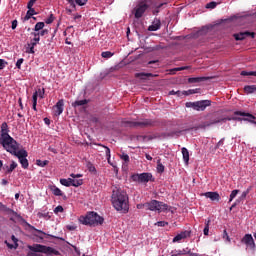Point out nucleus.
I'll return each instance as SVG.
<instances>
[{
    "label": "nucleus",
    "mask_w": 256,
    "mask_h": 256,
    "mask_svg": "<svg viewBox=\"0 0 256 256\" xmlns=\"http://www.w3.org/2000/svg\"><path fill=\"white\" fill-rule=\"evenodd\" d=\"M192 107L195 111H205L207 107H211V100H201L192 103Z\"/></svg>",
    "instance_id": "nucleus-12"
},
{
    "label": "nucleus",
    "mask_w": 256,
    "mask_h": 256,
    "mask_svg": "<svg viewBox=\"0 0 256 256\" xmlns=\"http://www.w3.org/2000/svg\"><path fill=\"white\" fill-rule=\"evenodd\" d=\"M234 115H239L240 117H248L249 119H244V121H250V123H254L256 125L255 119L256 117L252 114L241 112V111H235Z\"/></svg>",
    "instance_id": "nucleus-15"
},
{
    "label": "nucleus",
    "mask_w": 256,
    "mask_h": 256,
    "mask_svg": "<svg viewBox=\"0 0 256 256\" xmlns=\"http://www.w3.org/2000/svg\"><path fill=\"white\" fill-rule=\"evenodd\" d=\"M24 61H25V59H23V58H20L17 60V62H16L17 69H21V65H23Z\"/></svg>",
    "instance_id": "nucleus-47"
},
{
    "label": "nucleus",
    "mask_w": 256,
    "mask_h": 256,
    "mask_svg": "<svg viewBox=\"0 0 256 256\" xmlns=\"http://www.w3.org/2000/svg\"><path fill=\"white\" fill-rule=\"evenodd\" d=\"M60 183L61 185H63L64 187H81V185H83V179H72V178H68V179H60Z\"/></svg>",
    "instance_id": "nucleus-10"
},
{
    "label": "nucleus",
    "mask_w": 256,
    "mask_h": 256,
    "mask_svg": "<svg viewBox=\"0 0 256 256\" xmlns=\"http://www.w3.org/2000/svg\"><path fill=\"white\" fill-rule=\"evenodd\" d=\"M160 7H163V6L150 5V9H153L152 10L153 15H159Z\"/></svg>",
    "instance_id": "nucleus-34"
},
{
    "label": "nucleus",
    "mask_w": 256,
    "mask_h": 256,
    "mask_svg": "<svg viewBox=\"0 0 256 256\" xmlns=\"http://www.w3.org/2000/svg\"><path fill=\"white\" fill-rule=\"evenodd\" d=\"M11 239H12L13 243H15V245H17V241H19V240L15 237V235H12Z\"/></svg>",
    "instance_id": "nucleus-62"
},
{
    "label": "nucleus",
    "mask_w": 256,
    "mask_h": 256,
    "mask_svg": "<svg viewBox=\"0 0 256 256\" xmlns=\"http://www.w3.org/2000/svg\"><path fill=\"white\" fill-rule=\"evenodd\" d=\"M12 29H17V20L12 21Z\"/></svg>",
    "instance_id": "nucleus-60"
},
{
    "label": "nucleus",
    "mask_w": 256,
    "mask_h": 256,
    "mask_svg": "<svg viewBox=\"0 0 256 256\" xmlns=\"http://www.w3.org/2000/svg\"><path fill=\"white\" fill-rule=\"evenodd\" d=\"M36 96V101L37 98L40 97V99H44L45 98V88H38L37 91H35L32 95V97Z\"/></svg>",
    "instance_id": "nucleus-20"
},
{
    "label": "nucleus",
    "mask_w": 256,
    "mask_h": 256,
    "mask_svg": "<svg viewBox=\"0 0 256 256\" xmlns=\"http://www.w3.org/2000/svg\"><path fill=\"white\" fill-rule=\"evenodd\" d=\"M182 155H183V161L187 164H189V150L187 148L183 147L181 149Z\"/></svg>",
    "instance_id": "nucleus-25"
},
{
    "label": "nucleus",
    "mask_w": 256,
    "mask_h": 256,
    "mask_svg": "<svg viewBox=\"0 0 256 256\" xmlns=\"http://www.w3.org/2000/svg\"><path fill=\"white\" fill-rule=\"evenodd\" d=\"M211 223V220H208L205 222V227L203 230L204 235H209V224Z\"/></svg>",
    "instance_id": "nucleus-39"
},
{
    "label": "nucleus",
    "mask_w": 256,
    "mask_h": 256,
    "mask_svg": "<svg viewBox=\"0 0 256 256\" xmlns=\"http://www.w3.org/2000/svg\"><path fill=\"white\" fill-rule=\"evenodd\" d=\"M251 192V187H249L247 190H245L241 196H240V201H245V199L247 198V194Z\"/></svg>",
    "instance_id": "nucleus-35"
},
{
    "label": "nucleus",
    "mask_w": 256,
    "mask_h": 256,
    "mask_svg": "<svg viewBox=\"0 0 256 256\" xmlns=\"http://www.w3.org/2000/svg\"><path fill=\"white\" fill-rule=\"evenodd\" d=\"M66 1L69 3V5L72 7V9H76L74 0H66Z\"/></svg>",
    "instance_id": "nucleus-57"
},
{
    "label": "nucleus",
    "mask_w": 256,
    "mask_h": 256,
    "mask_svg": "<svg viewBox=\"0 0 256 256\" xmlns=\"http://www.w3.org/2000/svg\"><path fill=\"white\" fill-rule=\"evenodd\" d=\"M32 109L37 111V96H32Z\"/></svg>",
    "instance_id": "nucleus-40"
},
{
    "label": "nucleus",
    "mask_w": 256,
    "mask_h": 256,
    "mask_svg": "<svg viewBox=\"0 0 256 256\" xmlns=\"http://www.w3.org/2000/svg\"><path fill=\"white\" fill-rule=\"evenodd\" d=\"M244 245H246V249H250L253 253H255L256 245L255 240L251 234H245L241 240Z\"/></svg>",
    "instance_id": "nucleus-11"
},
{
    "label": "nucleus",
    "mask_w": 256,
    "mask_h": 256,
    "mask_svg": "<svg viewBox=\"0 0 256 256\" xmlns=\"http://www.w3.org/2000/svg\"><path fill=\"white\" fill-rule=\"evenodd\" d=\"M26 53L33 54L35 53V46L30 45L26 48Z\"/></svg>",
    "instance_id": "nucleus-43"
},
{
    "label": "nucleus",
    "mask_w": 256,
    "mask_h": 256,
    "mask_svg": "<svg viewBox=\"0 0 256 256\" xmlns=\"http://www.w3.org/2000/svg\"><path fill=\"white\" fill-rule=\"evenodd\" d=\"M155 225L158 227H165L166 225H169V223L165 221H158Z\"/></svg>",
    "instance_id": "nucleus-50"
},
{
    "label": "nucleus",
    "mask_w": 256,
    "mask_h": 256,
    "mask_svg": "<svg viewBox=\"0 0 256 256\" xmlns=\"http://www.w3.org/2000/svg\"><path fill=\"white\" fill-rule=\"evenodd\" d=\"M38 34H39V37H45V35L49 34V30L43 29L40 32H38Z\"/></svg>",
    "instance_id": "nucleus-48"
},
{
    "label": "nucleus",
    "mask_w": 256,
    "mask_h": 256,
    "mask_svg": "<svg viewBox=\"0 0 256 256\" xmlns=\"http://www.w3.org/2000/svg\"><path fill=\"white\" fill-rule=\"evenodd\" d=\"M65 106V102L63 101V99L59 100L56 105V115H61V113H63V107Z\"/></svg>",
    "instance_id": "nucleus-19"
},
{
    "label": "nucleus",
    "mask_w": 256,
    "mask_h": 256,
    "mask_svg": "<svg viewBox=\"0 0 256 256\" xmlns=\"http://www.w3.org/2000/svg\"><path fill=\"white\" fill-rule=\"evenodd\" d=\"M79 221L82 223V225L97 227V225H103L105 219L97 214V212H89L86 216H80Z\"/></svg>",
    "instance_id": "nucleus-4"
},
{
    "label": "nucleus",
    "mask_w": 256,
    "mask_h": 256,
    "mask_svg": "<svg viewBox=\"0 0 256 256\" xmlns=\"http://www.w3.org/2000/svg\"><path fill=\"white\" fill-rule=\"evenodd\" d=\"M70 177H72V179H79V178L83 177V175L72 173V174H70Z\"/></svg>",
    "instance_id": "nucleus-56"
},
{
    "label": "nucleus",
    "mask_w": 256,
    "mask_h": 256,
    "mask_svg": "<svg viewBox=\"0 0 256 256\" xmlns=\"http://www.w3.org/2000/svg\"><path fill=\"white\" fill-rule=\"evenodd\" d=\"M189 235H191V232H189V231L181 232L180 234H177L173 238V243H177V242L181 241L182 239H187V237H189Z\"/></svg>",
    "instance_id": "nucleus-17"
},
{
    "label": "nucleus",
    "mask_w": 256,
    "mask_h": 256,
    "mask_svg": "<svg viewBox=\"0 0 256 256\" xmlns=\"http://www.w3.org/2000/svg\"><path fill=\"white\" fill-rule=\"evenodd\" d=\"M75 5H79V7H83L84 5H87V0H74ZM77 8L74 9V11Z\"/></svg>",
    "instance_id": "nucleus-36"
},
{
    "label": "nucleus",
    "mask_w": 256,
    "mask_h": 256,
    "mask_svg": "<svg viewBox=\"0 0 256 256\" xmlns=\"http://www.w3.org/2000/svg\"><path fill=\"white\" fill-rule=\"evenodd\" d=\"M19 145L20 144L14 146L13 148H10V150H8L7 152L18 158L19 163L22 165L23 169H29V160H27L29 154L25 149L19 150Z\"/></svg>",
    "instance_id": "nucleus-5"
},
{
    "label": "nucleus",
    "mask_w": 256,
    "mask_h": 256,
    "mask_svg": "<svg viewBox=\"0 0 256 256\" xmlns=\"http://www.w3.org/2000/svg\"><path fill=\"white\" fill-rule=\"evenodd\" d=\"M64 209L63 206L59 205L54 209V213L57 215L59 213H63Z\"/></svg>",
    "instance_id": "nucleus-45"
},
{
    "label": "nucleus",
    "mask_w": 256,
    "mask_h": 256,
    "mask_svg": "<svg viewBox=\"0 0 256 256\" xmlns=\"http://www.w3.org/2000/svg\"><path fill=\"white\" fill-rule=\"evenodd\" d=\"M169 95H178V97L181 96V91H175V90H172L169 92Z\"/></svg>",
    "instance_id": "nucleus-55"
},
{
    "label": "nucleus",
    "mask_w": 256,
    "mask_h": 256,
    "mask_svg": "<svg viewBox=\"0 0 256 256\" xmlns=\"http://www.w3.org/2000/svg\"><path fill=\"white\" fill-rule=\"evenodd\" d=\"M187 69H189V66H182V67L174 68L172 71H186Z\"/></svg>",
    "instance_id": "nucleus-51"
},
{
    "label": "nucleus",
    "mask_w": 256,
    "mask_h": 256,
    "mask_svg": "<svg viewBox=\"0 0 256 256\" xmlns=\"http://www.w3.org/2000/svg\"><path fill=\"white\" fill-rule=\"evenodd\" d=\"M151 5H154V7H163L165 3H159L157 0H142L138 2L135 8L132 10L135 19H141V17H143V15L149 11Z\"/></svg>",
    "instance_id": "nucleus-2"
},
{
    "label": "nucleus",
    "mask_w": 256,
    "mask_h": 256,
    "mask_svg": "<svg viewBox=\"0 0 256 256\" xmlns=\"http://www.w3.org/2000/svg\"><path fill=\"white\" fill-rule=\"evenodd\" d=\"M157 171L158 173H164L165 171V166L161 163L160 160L157 162Z\"/></svg>",
    "instance_id": "nucleus-31"
},
{
    "label": "nucleus",
    "mask_w": 256,
    "mask_h": 256,
    "mask_svg": "<svg viewBox=\"0 0 256 256\" xmlns=\"http://www.w3.org/2000/svg\"><path fill=\"white\" fill-rule=\"evenodd\" d=\"M131 179L132 181H134V183H149V181H151V183H155V178L153 177V174L149 172L133 174L131 176Z\"/></svg>",
    "instance_id": "nucleus-8"
},
{
    "label": "nucleus",
    "mask_w": 256,
    "mask_h": 256,
    "mask_svg": "<svg viewBox=\"0 0 256 256\" xmlns=\"http://www.w3.org/2000/svg\"><path fill=\"white\" fill-rule=\"evenodd\" d=\"M79 19H81V14H75L74 21H79Z\"/></svg>",
    "instance_id": "nucleus-61"
},
{
    "label": "nucleus",
    "mask_w": 256,
    "mask_h": 256,
    "mask_svg": "<svg viewBox=\"0 0 256 256\" xmlns=\"http://www.w3.org/2000/svg\"><path fill=\"white\" fill-rule=\"evenodd\" d=\"M18 164L15 161H12L10 166H6V173H13V171H15V169H17Z\"/></svg>",
    "instance_id": "nucleus-27"
},
{
    "label": "nucleus",
    "mask_w": 256,
    "mask_h": 256,
    "mask_svg": "<svg viewBox=\"0 0 256 256\" xmlns=\"http://www.w3.org/2000/svg\"><path fill=\"white\" fill-rule=\"evenodd\" d=\"M36 165H38V167H46V165H49V160H37Z\"/></svg>",
    "instance_id": "nucleus-32"
},
{
    "label": "nucleus",
    "mask_w": 256,
    "mask_h": 256,
    "mask_svg": "<svg viewBox=\"0 0 256 256\" xmlns=\"http://www.w3.org/2000/svg\"><path fill=\"white\" fill-rule=\"evenodd\" d=\"M112 205L116 211L121 213H129V196L123 190H113Z\"/></svg>",
    "instance_id": "nucleus-1"
},
{
    "label": "nucleus",
    "mask_w": 256,
    "mask_h": 256,
    "mask_svg": "<svg viewBox=\"0 0 256 256\" xmlns=\"http://www.w3.org/2000/svg\"><path fill=\"white\" fill-rule=\"evenodd\" d=\"M43 27H45L44 22H37L34 27V31H42Z\"/></svg>",
    "instance_id": "nucleus-30"
},
{
    "label": "nucleus",
    "mask_w": 256,
    "mask_h": 256,
    "mask_svg": "<svg viewBox=\"0 0 256 256\" xmlns=\"http://www.w3.org/2000/svg\"><path fill=\"white\" fill-rule=\"evenodd\" d=\"M32 35H34V38L32 39L31 43L28 44V47H31V45L36 47L39 41H41V37H39V34H37V32L32 33Z\"/></svg>",
    "instance_id": "nucleus-21"
},
{
    "label": "nucleus",
    "mask_w": 256,
    "mask_h": 256,
    "mask_svg": "<svg viewBox=\"0 0 256 256\" xmlns=\"http://www.w3.org/2000/svg\"><path fill=\"white\" fill-rule=\"evenodd\" d=\"M106 149V157L108 159V163H110L111 161V149H109V147H105Z\"/></svg>",
    "instance_id": "nucleus-46"
},
{
    "label": "nucleus",
    "mask_w": 256,
    "mask_h": 256,
    "mask_svg": "<svg viewBox=\"0 0 256 256\" xmlns=\"http://www.w3.org/2000/svg\"><path fill=\"white\" fill-rule=\"evenodd\" d=\"M0 145L4 147L5 151H9L13 147H16V145H19L17 140H14L13 137L9 135V125H7V122H3L1 125Z\"/></svg>",
    "instance_id": "nucleus-3"
},
{
    "label": "nucleus",
    "mask_w": 256,
    "mask_h": 256,
    "mask_svg": "<svg viewBox=\"0 0 256 256\" xmlns=\"http://www.w3.org/2000/svg\"><path fill=\"white\" fill-rule=\"evenodd\" d=\"M137 209H145V203L144 204H137Z\"/></svg>",
    "instance_id": "nucleus-64"
},
{
    "label": "nucleus",
    "mask_w": 256,
    "mask_h": 256,
    "mask_svg": "<svg viewBox=\"0 0 256 256\" xmlns=\"http://www.w3.org/2000/svg\"><path fill=\"white\" fill-rule=\"evenodd\" d=\"M89 103V100L84 99V100H76L75 102L72 103V107H81L83 105H87Z\"/></svg>",
    "instance_id": "nucleus-26"
},
{
    "label": "nucleus",
    "mask_w": 256,
    "mask_h": 256,
    "mask_svg": "<svg viewBox=\"0 0 256 256\" xmlns=\"http://www.w3.org/2000/svg\"><path fill=\"white\" fill-rule=\"evenodd\" d=\"M130 127H155L157 121L151 119H144L141 121H128L126 122Z\"/></svg>",
    "instance_id": "nucleus-9"
},
{
    "label": "nucleus",
    "mask_w": 256,
    "mask_h": 256,
    "mask_svg": "<svg viewBox=\"0 0 256 256\" xmlns=\"http://www.w3.org/2000/svg\"><path fill=\"white\" fill-rule=\"evenodd\" d=\"M33 15H37V12H35V8H28L26 16L24 17V21H29V19H31Z\"/></svg>",
    "instance_id": "nucleus-24"
},
{
    "label": "nucleus",
    "mask_w": 256,
    "mask_h": 256,
    "mask_svg": "<svg viewBox=\"0 0 256 256\" xmlns=\"http://www.w3.org/2000/svg\"><path fill=\"white\" fill-rule=\"evenodd\" d=\"M136 77H139L140 79H147V77H153L152 73H137Z\"/></svg>",
    "instance_id": "nucleus-29"
},
{
    "label": "nucleus",
    "mask_w": 256,
    "mask_h": 256,
    "mask_svg": "<svg viewBox=\"0 0 256 256\" xmlns=\"http://www.w3.org/2000/svg\"><path fill=\"white\" fill-rule=\"evenodd\" d=\"M35 3H37V0H29L27 4V9H31V7L33 8V5H35Z\"/></svg>",
    "instance_id": "nucleus-52"
},
{
    "label": "nucleus",
    "mask_w": 256,
    "mask_h": 256,
    "mask_svg": "<svg viewBox=\"0 0 256 256\" xmlns=\"http://www.w3.org/2000/svg\"><path fill=\"white\" fill-rule=\"evenodd\" d=\"M240 75H242V77H249V76L256 77V71H250V72L241 71Z\"/></svg>",
    "instance_id": "nucleus-28"
},
{
    "label": "nucleus",
    "mask_w": 256,
    "mask_h": 256,
    "mask_svg": "<svg viewBox=\"0 0 256 256\" xmlns=\"http://www.w3.org/2000/svg\"><path fill=\"white\" fill-rule=\"evenodd\" d=\"M209 77H192L188 79V83H202V81H207Z\"/></svg>",
    "instance_id": "nucleus-22"
},
{
    "label": "nucleus",
    "mask_w": 256,
    "mask_h": 256,
    "mask_svg": "<svg viewBox=\"0 0 256 256\" xmlns=\"http://www.w3.org/2000/svg\"><path fill=\"white\" fill-rule=\"evenodd\" d=\"M53 21H55V16H53V14H50V16L45 20V23L47 25H51V23H53Z\"/></svg>",
    "instance_id": "nucleus-41"
},
{
    "label": "nucleus",
    "mask_w": 256,
    "mask_h": 256,
    "mask_svg": "<svg viewBox=\"0 0 256 256\" xmlns=\"http://www.w3.org/2000/svg\"><path fill=\"white\" fill-rule=\"evenodd\" d=\"M44 123L46 125H51V120L49 118H44Z\"/></svg>",
    "instance_id": "nucleus-63"
},
{
    "label": "nucleus",
    "mask_w": 256,
    "mask_h": 256,
    "mask_svg": "<svg viewBox=\"0 0 256 256\" xmlns=\"http://www.w3.org/2000/svg\"><path fill=\"white\" fill-rule=\"evenodd\" d=\"M159 29H161V20L159 18H155L152 25L148 27V31H159Z\"/></svg>",
    "instance_id": "nucleus-16"
},
{
    "label": "nucleus",
    "mask_w": 256,
    "mask_h": 256,
    "mask_svg": "<svg viewBox=\"0 0 256 256\" xmlns=\"http://www.w3.org/2000/svg\"><path fill=\"white\" fill-rule=\"evenodd\" d=\"M233 37L236 41H245L247 37H251L252 39H255V32H249V31L239 32V33L233 34Z\"/></svg>",
    "instance_id": "nucleus-13"
},
{
    "label": "nucleus",
    "mask_w": 256,
    "mask_h": 256,
    "mask_svg": "<svg viewBox=\"0 0 256 256\" xmlns=\"http://www.w3.org/2000/svg\"><path fill=\"white\" fill-rule=\"evenodd\" d=\"M67 229H68L69 231H75V229H77V226L68 225V226H67Z\"/></svg>",
    "instance_id": "nucleus-58"
},
{
    "label": "nucleus",
    "mask_w": 256,
    "mask_h": 256,
    "mask_svg": "<svg viewBox=\"0 0 256 256\" xmlns=\"http://www.w3.org/2000/svg\"><path fill=\"white\" fill-rule=\"evenodd\" d=\"M112 55L113 53L111 51H105V52H102L101 57H103L104 59H111Z\"/></svg>",
    "instance_id": "nucleus-38"
},
{
    "label": "nucleus",
    "mask_w": 256,
    "mask_h": 256,
    "mask_svg": "<svg viewBox=\"0 0 256 256\" xmlns=\"http://www.w3.org/2000/svg\"><path fill=\"white\" fill-rule=\"evenodd\" d=\"M215 7H217V2H209L206 5V9H215Z\"/></svg>",
    "instance_id": "nucleus-44"
},
{
    "label": "nucleus",
    "mask_w": 256,
    "mask_h": 256,
    "mask_svg": "<svg viewBox=\"0 0 256 256\" xmlns=\"http://www.w3.org/2000/svg\"><path fill=\"white\" fill-rule=\"evenodd\" d=\"M5 65H7V62H5L3 59H0V71L5 69Z\"/></svg>",
    "instance_id": "nucleus-53"
},
{
    "label": "nucleus",
    "mask_w": 256,
    "mask_h": 256,
    "mask_svg": "<svg viewBox=\"0 0 256 256\" xmlns=\"http://www.w3.org/2000/svg\"><path fill=\"white\" fill-rule=\"evenodd\" d=\"M231 119H233V121H241V118H217L215 116H212L209 118V121L206 122H202L199 127L200 129H205L206 127H211V125H217V123H225V121H231Z\"/></svg>",
    "instance_id": "nucleus-7"
},
{
    "label": "nucleus",
    "mask_w": 256,
    "mask_h": 256,
    "mask_svg": "<svg viewBox=\"0 0 256 256\" xmlns=\"http://www.w3.org/2000/svg\"><path fill=\"white\" fill-rule=\"evenodd\" d=\"M244 93L250 95L251 93H256V85H246L244 87Z\"/></svg>",
    "instance_id": "nucleus-23"
},
{
    "label": "nucleus",
    "mask_w": 256,
    "mask_h": 256,
    "mask_svg": "<svg viewBox=\"0 0 256 256\" xmlns=\"http://www.w3.org/2000/svg\"><path fill=\"white\" fill-rule=\"evenodd\" d=\"M49 189L53 193V195H55V197H63V191H61V189H59V187H57L55 185H51L49 187Z\"/></svg>",
    "instance_id": "nucleus-18"
},
{
    "label": "nucleus",
    "mask_w": 256,
    "mask_h": 256,
    "mask_svg": "<svg viewBox=\"0 0 256 256\" xmlns=\"http://www.w3.org/2000/svg\"><path fill=\"white\" fill-rule=\"evenodd\" d=\"M120 159H122V161L125 163H129L130 161L129 156L126 153H122V155H120Z\"/></svg>",
    "instance_id": "nucleus-42"
},
{
    "label": "nucleus",
    "mask_w": 256,
    "mask_h": 256,
    "mask_svg": "<svg viewBox=\"0 0 256 256\" xmlns=\"http://www.w3.org/2000/svg\"><path fill=\"white\" fill-rule=\"evenodd\" d=\"M224 143H225V138H222V139L216 144L215 149H219L220 147H223Z\"/></svg>",
    "instance_id": "nucleus-49"
},
{
    "label": "nucleus",
    "mask_w": 256,
    "mask_h": 256,
    "mask_svg": "<svg viewBox=\"0 0 256 256\" xmlns=\"http://www.w3.org/2000/svg\"><path fill=\"white\" fill-rule=\"evenodd\" d=\"M202 195L206 197V199H209L211 201H216L217 203L221 201V196L219 195L218 192H205Z\"/></svg>",
    "instance_id": "nucleus-14"
},
{
    "label": "nucleus",
    "mask_w": 256,
    "mask_h": 256,
    "mask_svg": "<svg viewBox=\"0 0 256 256\" xmlns=\"http://www.w3.org/2000/svg\"><path fill=\"white\" fill-rule=\"evenodd\" d=\"M237 195H239V190H233L230 194L229 203H231V201H233V199H235Z\"/></svg>",
    "instance_id": "nucleus-37"
},
{
    "label": "nucleus",
    "mask_w": 256,
    "mask_h": 256,
    "mask_svg": "<svg viewBox=\"0 0 256 256\" xmlns=\"http://www.w3.org/2000/svg\"><path fill=\"white\" fill-rule=\"evenodd\" d=\"M6 245H7L8 249H17V247H19V244L13 245V244H9L7 242H6Z\"/></svg>",
    "instance_id": "nucleus-54"
},
{
    "label": "nucleus",
    "mask_w": 256,
    "mask_h": 256,
    "mask_svg": "<svg viewBox=\"0 0 256 256\" xmlns=\"http://www.w3.org/2000/svg\"><path fill=\"white\" fill-rule=\"evenodd\" d=\"M88 169H89V171H90L91 173H95V171H97V169H95V166H93V165H90V166L88 167Z\"/></svg>",
    "instance_id": "nucleus-59"
},
{
    "label": "nucleus",
    "mask_w": 256,
    "mask_h": 256,
    "mask_svg": "<svg viewBox=\"0 0 256 256\" xmlns=\"http://www.w3.org/2000/svg\"><path fill=\"white\" fill-rule=\"evenodd\" d=\"M29 229H31V231H35L36 233H39L40 235H46L45 232H43L42 230H39L37 228H35V226L28 224Z\"/></svg>",
    "instance_id": "nucleus-33"
},
{
    "label": "nucleus",
    "mask_w": 256,
    "mask_h": 256,
    "mask_svg": "<svg viewBox=\"0 0 256 256\" xmlns=\"http://www.w3.org/2000/svg\"><path fill=\"white\" fill-rule=\"evenodd\" d=\"M145 209L146 211H158V213H161L167 211L169 205L157 200H151L150 202L145 203Z\"/></svg>",
    "instance_id": "nucleus-6"
}]
</instances>
